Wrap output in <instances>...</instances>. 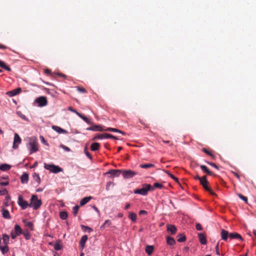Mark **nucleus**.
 <instances>
[{"mask_svg":"<svg viewBox=\"0 0 256 256\" xmlns=\"http://www.w3.org/2000/svg\"><path fill=\"white\" fill-rule=\"evenodd\" d=\"M152 186L150 184H144L142 186V188H136L134 190V193L139 194L142 196H146L149 190L151 189Z\"/></svg>","mask_w":256,"mask_h":256,"instance_id":"nucleus-2","label":"nucleus"},{"mask_svg":"<svg viewBox=\"0 0 256 256\" xmlns=\"http://www.w3.org/2000/svg\"><path fill=\"white\" fill-rule=\"evenodd\" d=\"M40 138H41V140H42V142L44 144H47L46 142L44 140V137H43V136H40Z\"/></svg>","mask_w":256,"mask_h":256,"instance_id":"nucleus-62","label":"nucleus"},{"mask_svg":"<svg viewBox=\"0 0 256 256\" xmlns=\"http://www.w3.org/2000/svg\"><path fill=\"white\" fill-rule=\"evenodd\" d=\"M0 250L3 254H5L9 250V248L8 245L4 244V246H0Z\"/></svg>","mask_w":256,"mask_h":256,"instance_id":"nucleus-23","label":"nucleus"},{"mask_svg":"<svg viewBox=\"0 0 256 256\" xmlns=\"http://www.w3.org/2000/svg\"><path fill=\"white\" fill-rule=\"evenodd\" d=\"M21 182L22 184H27L28 180V174L27 173H24L20 178Z\"/></svg>","mask_w":256,"mask_h":256,"instance_id":"nucleus-18","label":"nucleus"},{"mask_svg":"<svg viewBox=\"0 0 256 256\" xmlns=\"http://www.w3.org/2000/svg\"><path fill=\"white\" fill-rule=\"evenodd\" d=\"M61 147L64 150H66V151L67 152H70V148L64 145H62L61 146Z\"/></svg>","mask_w":256,"mask_h":256,"instance_id":"nucleus-57","label":"nucleus"},{"mask_svg":"<svg viewBox=\"0 0 256 256\" xmlns=\"http://www.w3.org/2000/svg\"><path fill=\"white\" fill-rule=\"evenodd\" d=\"M44 168L49 170L50 172L57 174L62 171V169L58 166L54 165L53 164H48L44 163Z\"/></svg>","mask_w":256,"mask_h":256,"instance_id":"nucleus-4","label":"nucleus"},{"mask_svg":"<svg viewBox=\"0 0 256 256\" xmlns=\"http://www.w3.org/2000/svg\"><path fill=\"white\" fill-rule=\"evenodd\" d=\"M238 196L242 200H243L246 204L248 203V198L240 194H238Z\"/></svg>","mask_w":256,"mask_h":256,"instance_id":"nucleus-43","label":"nucleus"},{"mask_svg":"<svg viewBox=\"0 0 256 256\" xmlns=\"http://www.w3.org/2000/svg\"><path fill=\"white\" fill-rule=\"evenodd\" d=\"M7 48L6 46L2 45V44H0V49H6Z\"/></svg>","mask_w":256,"mask_h":256,"instance_id":"nucleus-63","label":"nucleus"},{"mask_svg":"<svg viewBox=\"0 0 256 256\" xmlns=\"http://www.w3.org/2000/svg\"><path fill=\"white\" fill-rule=\"evenodd\" d=\"M136 174V172L132 170H122V175L125 178H132Z\"/></svg>","mask_w":256,"mask_h":256,"instance_id":"nucleus-9","label":"nucleus"},{"mask_svg":"<svg viewBox=\"0 0 256 256\" xmlns=\"http://www.w3.org/2000/svg\"><path fill=\"white\" fill-rule=\"evenodd\" d=\"M18 203L22 210H25L28 206H30V204L26 200H24L21 195L18 196Z\"/></svg>","mask_w":256,"mask_h":256,"instance_id":"nucleus-8","label":"nucleus"},{"mask_svg":"<svg viewBox=\"0 0 256 256\" xmlns=\"http://www.w3.org/2000/svg\"><path fill=\"white\" fill-rule=\"evenodd\" d=\"M196 229L198 230H202V225L199 223H198L196 224Z\"/></svg>","mask_w":256,"mask_h":256,"instance_id":"nucleus-51","label":"nucleus"},{"mask_svg":"<svg viewBox=\"0 0 256 256\" xmlns=\"http://www.w3.org/2000/svg\"><path fill=\"white\" fill-rule=\"evenodd\" d=\"M28 146L30 154L36 152L38 150V144L36 140L34 138H30V139Z\"/></svg>","mask_w":256,"mask_h":256,"instance_id":"nucleus-3","label":"nucleus"},{"mask_svg":"<svg viewBox=\"0 0 256 256\" xmlns=\"http://www.w3.org/2000/svg\"><path fill=\"white\" fill-rule=\"evenodd\" d=\"M24 235L26 240H29L30 238V234L28 233H24Z\"/></svg>","mask_w":256,"mask_h":256,"instance_id":"nucleus-58","label":"nucleus"},{"mask_svg":"<svg viewBox=\"0 0 256 256\" xmlns=\"http://www.w3.org/2000/svg\"><path fill=\"white\" fill-rule=\"evenodd\" d=\"M2 216L4 218H7V219H10V214L9 212L4 208L2 209Z\"/></svg>","mask_w":256,"mask_h":256,"instance_id":"nucleus-26","label":"nucleus"},{"mask_svg":"<svg viewBox=\"0 0 256 256\" xmlns=\"http://www.w3.org/2000/svg\"><path fill=\"white\" fill-rule=\"evenodd\" d=\"M9 184V182L8 180H6L5 182H0V185L1 186H8Z\"/></svg>","mask_w":256,"mask_h":256,"instance_id":"nucleus-53","label":"nucleus"},{"mask_svg":"<svg viewBox=\"0 0 256 256\" xmlns=\"http://www.w3.org/2000/svg\"><path fill=\"white\" fill-rule=\"evenodd\" d=\"M93 128H94V131L102 132L104 130V129L103 128V127L100 125L94 126Z\"/></svg>","mask_w":256,"mask_h":256,"instance_id":"nucleus-36","label":"nucleus"},{"mask_svg":"<svg viewBox=\"0 0 256 256\" xmlns=\"http://www.w3.org/2000/svg\"><path fill=\"white\" fill-rule=\"evenodd\" d=\"M202 178V177H200L198 175L196 176L195 177H194V179L195 180H199L200 181V180Z\"/></svg>","mask_w":256,"mask_h":256,"instance_id":"nucleus-64","label":"nucleus"},{"mask_svg":"<svg viewBox=\"0 0 256 256\" xmlns=\"http://www.w3.org/2000/svg\"><path fill=\"white\" fill-rule=\"evenodd\" d=\"M178 242H182L186 241V237L183 234H180L178 236Z\"/></svg>","mask_w":256,"mask_h":256,"instance_id":"nucleus-24","label":"nucleus"},{"mask_svg":"<svg viewBox=\"0 0 256 256\" xmlns=\"http://www.w3.org/2000/svg\"><path fill=\"white\" fill-rule=\"evenodd\" d=\"M79 210V206H76L73 208V214L74 216H76Z\"/></svg>","mask_w":256,"mask_h":256,"instance_id":"nucleus-44","label":"nucleus"},{"mask_svg":"<svg viewBox=\"0 0 256 256\" xmlns=\"http://www.w3.org/2000/svg\"><path fill=\"white\" fill-rule=\"evenodd\" d=\"M111 224L110 220H107L105 221L104 223L101 226V228H104L106 226H110Z\"/></svg>","mask_w":256,"mask_h":256,"instance_id":"nucleus-40","label":"nucleus"},{"mask_svg":"<svg viewBox=\"0 0 256 256\" xmlns=\"http://www.w3.org/2000/svg\"><path fill=\"white\" fill-rule=\"evenodd\" d=\"M154 247L152 246H147L146 248V252L149 256L151 255L153 252Z\"/></svg>","mask_w":256,"mask_h":256,"instance_id":"nucleus-27","label":"nucleus"},{"mask_svg":"<svg viewBox=\"0 0 256 256\" xmlns=\"http://www.w3.org/2000/svg\"><path fill=\"white\" fill-rule=\"evenodd\" d=\"M10 200V196H6L5 198V202H4V204L6 206H9V202Z\"/></svg>","mask_w":256,"mask_h":256,"instance_id":"nucleus-45","label":"nucleus"},{"mask_svg":"<svg viewBox=\"0 0 256 256\" xmlns=\"http://www.w3.org/2000/svg\"><path fill=\"white\" fill-rule=\"evenodd\" d=\"M82 228H84L88 229V232H90L92 230V228H89L88 226H84L82 225Z\"/></svg>","mask_w":256,"mask_h":256,"instance_id":"nucleus-61","label":"nucleus"},{"mask_svg":"<svg viewBox=\"0 0 256 256\" xmlns=\"http://www.w3.org/2000/svg\"><path fill=\"white\" fill-rule=\"evenodd\" d=\"M21 88H18L11 91L8 92H6V94H8L10 96H14L20 94L21 92Z\"/></svg>","mask_w":256,"mask_h":256,"instance_id":"nucleus-12","label":"nucleus"},{"mask_svg":"<svg viewBox=\"0 0 256 256\" xmlns=\"http://www.w3.org/2000/svg\"><path fill=\"white\" fill-rule=\"evenodd\" d=\"M106 174H110L113 177H118L120 174H122V170H111Z\"/></svg>","mask_w":256,"mask_h":256,"instance_id":"nucleus-11","label":"nucleus"},{"mask_svg":"<svg viewBox=\"0 0 256 256\" xmlns=\"http://www.w3.org/2000/svg\"><path fill=\"white\" fill-rule=\"evenodd\" d=\"M52 128L59 134H66L67 132L60 127L56 126H52Z\"/></svg>","mask_w":256,"mask_h":256,"instance_id":"nucleus-17","label":"nucleus"},{"mask_svg":"<svg viewBox=\"0 0 256 256\" xmlns=\"http://www.w3.org/2000/svg\"><path fill=\"white\" fill-rule=\"evenodd\" d=\"M202 151L203 152H204V153H206V154H207L208 155L210 156H211L212 158H215V156L214 154H212V152L208 151L207 149H206L205 148H203L202 149Z\"/></svg>","mask_w":256,"mask_h":256,"instance_id":"nucleus-39","label":"nucleus"},{"mask_svg":"<svg viewBox=\"0 0 256 256\" xmlns=\"http://www.w3.org/2000/svg\"><path fill=\"white\" fill-rule=\"evenodd\" d=\"M146 214H147V212L144 210H141L139 212L140 215Z\"/></svg>","mask_w":256,"mask_h":256,"instance_id":"nucleus-59","label":"nucleus"},{"mask_svg":"<svg viewBox=\"0 0 256 256\" xmlns=\"http://www.w3.org/2000/svg\"><path fill=\"white\" fill-rule=\"evenodd\" d=\"M114 184L112 182H108L106 183V190L108 191L110 190V187L111 186H114Z\"/></svg>","mask_w":256,"mask_h":256,"instance_id":"nucleus-48","label":"nucleus"},{"mask_svg":"<svg viewBox=\"0 0 256 256\" xmlns=\"http://www.w3.org/2000/svg\"><path fill=\"white\" fill-rule=\"evenodd\" d=\"M62 246L58 244H56L54 246V249L56 250H59L62 249Z\"/></svg>","mask_w":256,"mask_h":256,"instance_id":"nucleus-50","label":"nucleus"},{"mask_svg":"<svg viewBox=\"0 0 256 256\" xmlns=\"http://www.w3.org/2000/svg\"><path fill=\"white\" fill-rule=\"evenodd\" d=\"M32 176L33 178L36 180L38 182V184L40 183V180L38 174L36 173H34Z\"/></svg>","mask_w":256,"mask_h":256,"instance_id":"nucleus-42","label":"nucleus"},{"mask_svg":"<svg viewBox=\"0 0 256 256\" xmlns=\"http://www.w3.org/2000/svg\"><path fill=\"white\" fill-rule=\"evenodd\" d=\"M154 186L156 188H160V189H161L164 187V186L162 184L158 183V182H155L154 184Z\"/></svg>","mask_w":256,"mask_h":256,"instance_id":"nucleus-47","label":"nucleus"},{"mask_svg":"<svg viewBox=\"0 0 256 256\" xmlns=\"http://www.w3.org/2000/svg\"><path fill=\"white\" fill-rule=\"evenodd\" d=\"M200 182V184L208 192L212 195H216L215 193L208 186V182L206 180V176H202V178Z\"/></svg>","mask_w":256,"mask_h":256,"instance_id":"nucleus-5","label":"nucleus"},{"mask_svg":"<svg viewBox=\"0 0 256 256\" xmlns=\"http://www.w3.org/2000/svg\"><path fill=\"white\" fill-rule=\"evenodd\" d=\"M14 232L18 234V236H20L22 234V230L19 225L16 224L14 226Z\"/></svg>","mask_w":256,"mask_h":256,"instance_id":"nucleus-28","label":"nucleus"},{"mask_svg":"<svg viewBox=\"0 0 256 256\" xmlns=\"http://www.w3.org/2000/svg\"><path fill=\"white\" fill-rule=\"evenodd\" d=\"M22 142V140H21V138H20V136H19V135L16 133L14 134V142H13V148L14 149H16L18 148V146L19 145V144H20Z\"/></svg>","mask_w":256,"mask_h":256,"instance_id":"nucleus-10","label":"nucleus"},{"mask_svg":"<svg viewBox=\"0 0 256 256\" xmlns=\"http://www.w3.org/2000/svg\"><path fill=\"white\" fill-rule=\"evenodd\" d=\"M22 222L25 224L26 226L32 230L33 224L31 222L27 221L26 220H22Z\"/></svg>","mask_w":256,"mask_h":256,"instance_id":"nucleus-37","label":"nucleus"},{"mask_svg":"<svg viewBox=\"0 0 256 256\" xmlns=\"http://www.w3.org/2000/svg\"><path fill=\"white\" fill-rule=\"evenodd\" d=\"M229 238L230 239L236 238V239H240L241 240H242V238L241 236L236 232L230 233L229 234Z\"/></svg>","mask_w":256,"mask_h":256,"instance_id":"nucleus-16","label":"nucleus"},{"mask_svg":"<svg viewBox=\"0 0 256 256\" xmlns=\"http://www.w3.org/2000/svg\"><path fill=\"white\" fill-rule=\"evenodd\" d=\"M88 240V236L86 235L83 236L80 242V244L82 248L84 246L85 244Z\"/></svg>","mask_w":256,"mask_h":256,"instance_id":"nucleus-21","label":"nucleus"},{"mask_svg":"<svg viewBox=\"0 0 256 256\" xmlns=\"http://www.w3.org/2000/svg\"><path fill=\"white\" fill-rule=\"evenodd\" d=\"M207 163L208 164H209L210 165L212 166L213 167H214V168H216V169H218V166L217 165H216L214 163H213V162H207Z\"/></svg>","mask_w":256,"mask_h":256,"instance_id":"nucleus-55","label":"nucleus"},{"mask_svg":"<svg viewBox=\"0 0 256 256\" xmlns=\"http://www.w3.org/2000/svg\"><path fill=\"white\" fill-rule=\"evenodd\" d=\"M216 252L218 255H220V252L219 247H218V243L217 244L216 246Z\"/></svg>","mask_w":256,"mask_h":256,"instance_id":"nucleus-56","label":"nucleus"},{"mask_svg":"<svg viewBox=\"0 0 256 256\" xmlns=\"http://www.w3.org/2000/svg\"><path fill=\"white\" fill-rule=\"evenodd\" d=\"M68 110L73 112H74L76 113V114H77V113H79L76 110H74V109H73L72 107H69Z\"/></svg>","mask_w":256,"mask_h":256,"instance_id":"nucleus-60","label":"nucleus"},{"mask_svg":"<svg viewBox=\"0 0 256 256\" xmlns=\"http://www.w3.org/2000/svg\"><path fill=\"white\" fill-rule=\"evenodd\" d=\"M35 102L40 107L46 106L48 104V100L46 96H40L36 99Z\"/></svg>","mask_w":256,"mask_h":256,"instance_id":"nucleus-7","label":"nucleus"},{"mask_svg":"<svg viewBox=\"0 0 256 256\" xmlns=\"http://www.w3.org/2000/svg\"><path fill=\"white\" fill-rule=\"evenodd\" d=\"M128 218L132 222H136V220L137 216H136V214L135 213H134L133 212H130V214H129Z\"/></svg>","mask_w":256,"mask_h":256,"instance_id":"nucleus-32","label":"nucleus"},{"mask_svg":"<svg viewBox=\"0 0 256 256\" xmlns=\"http://www.w3.org/2000/svg\"><path fill=\"white\" fill-rule=\"evenodd\" d=\"M76 88H77L78 91L79 92H80L86 93L87 92L86 90L82 87L77 86Z\"/></svg>","mask_w":256,"mask_h":256,"instance_id":"nucleus-46","label":"nucleus"},{"mask_svg":"<svg viewBox=\"0 0 256 256\" xmlns=\"http://www.w3.org/2000/svg\"><path fill=\"white\" fill-rule=\"evenodd\" d=\"M167 244L169 245H174L176 242L174 238L170 236H168L166 238Z\"/></svg>","mask_w":256,"mask_h":256,"instance_id":"nucleus-34","label":"nucleus"},{"mask_svg":"<svg viewBox=\"0 0 256 256\" xmlns=\"http://www.w3.org/2000/svg\"><path fill=\"white\" fill-rule=\"evenodd\" d=\"M154 166V164H145L140 165V167L142 168H149Z\"/></svg>","mask_w":256,"mask_h":256,"instance_id":"nucleus-33","label":"nucleus"},{"mask_svg":"<svg viewBox=\"0 0 256 256\" xmlns=\"http://www.w3.org/2000/svg\"><path fill=\"white\" fill-rule=\"evenodd\" d=\"M0 67L6 70L7 71H11L10 66L7 65L4 62L0 60Z\"/></svg>","mask_w":256,"mask_h":256,"instance_id":"nucleus-20","label":"nucleus"},{"mask_svg":"<svg viewBox=\"0 0 256 256\" xmlns=\"http://www.w3.org/2000/svg\"><path fill=\"white\" fill-rule=\"evenodd\" d=\"M8 193V190L6 188H2V190H0V196H4Z\"/></svg>","mask_w":256,"mask_h":256,"instance_id":"nucleus-49","label":"nucleus"},{"mask_svg":"<svg viewBox=\"0 0 256 256\" xmlns=\"http://www.w3.org/2000/svg\"><path fill=\"white\" fill-rule=\"evenodd\" d=\"M200 168L204 172L208 174L210 176H212L214 174L213 172L210 171L206 166L204 165H200Z\"/></svg>","mask_w":256,"mask_h":256,"instance_id":"nucleus-22","label":"nucleus"},{"mask_svg":"<svg viewBox=\"0 0 256 256\" xmlns=\"http://www.w3.org/2000/svg\"><path fill=\"white\" fill-rule=\"evenodd\" d=\"M104 131H108V132H120V133H121L123 134H124V132L118 130V129H116V128H106V129H104Z\"/></svg>","mask_w":256,"mask_h":256,"instance_id":"nucleus-29","label":"nucleus"},{"mask_svg":"<svg viewBox=\"0 0 256 256\" xmlns=\"http://www.w3.org/2000/svg\"><path fill=\"white\" fill-rule=\"evenodd\" d=\"M18 236V234H17L16 232H11V234H10V236H11V238H12V239H14L15 238H16V237Z\"/></svg>","mask_w":256,"mask_h":256,"instance_id":"nucleus-54","label":"nucleus"},{"mask_svg":"<svg viewBox=\"0 0 256 256\" xmlns=\"http://www.w3.org/2000/svg\"><path fill=\"white\" fill-rule=\"evenodd\" d=\"M198 236L200 242L202 244H206V236L202 233H198Z\"/></svg>","mask_w":256,"mask_h":256,"instance_id":"nucleus-15","label":"nucleus"},{"mask_svg":"<svg viewBox=\"0 0 256 256\" xmlns=\"http://www.w3.org/2000/svg\"><path fill=\"white\" fill-rule=\"evenodd\" d=\"M84 152H85V154L86 155V156L90 159L92 160V156L91 154H90V153L86 150V148L85 149H84Z\"/></svg>","mask_w":256,"mask_h":256,"instance_id":"nucleus-52","label":"nucleus"},{"mask_svg":"<svg viewBox=\"0 0 256 256\" xmlns=\"http://www.w3.org/2000/svg\"><path fill=\"white\" fill-rule=\"evenodd\" d=\"M92 198V197L90 196L88 197H84L83 198H82L80 202V206H83L85 205L86 204H87L91 199Z\"/></svg>","mask_w":256,"mask_h":256,"instance_id":"nucleus-19","label":"nucleus"},{"mask_svg":"<svg viewBox=\"0 0 256 256\" xmlns=\"http://www.w3.org/2000/svg\"><path fill=\"white\" fill-rule=\"evenodd\" d=\"M100 144L98 142L92 143L90 146L91 150L92 151L98 150L100 148Z\"/></svg>","mask_w":256,"mask_h":256,"instance_id":"nucleus-25","label":"nucleus"},{"mask_svg":"<svg viewBox=\"0 0 256 256\" xmlns=\"http://www.w3.org/2000/svg\"><path fill=\"white\" fill-rule=\"evenodd\" d=\"M167 230L168 232L172 234H174L176 232V228L174 225L168 224L167 225Z\"/></svg>","mask_w":256,"mask_h":256,"instance_id":"nucleus-14","label":"nucleus"},{"mask_svg":"<svg viewBox=\"0 0 256 256\" xmlns=\"http://www.w3.org/2000/svg\"><path fill=\"white\" fill-rule=\"evenodd\" d=\"M2 239L3 243L4 244L8 245V242H9V240H10L9 236L6 234H4L2 235Z\"/></svg>","mask_w":256,"mask_h":256,"instance_id":"nucleus-31","label":"nucleus"},{"mask_svg":"<svg viewBox=\"0 0 256 256\" xmlns=\"http://www.w3.org/2000/svg\"><path fill=\"white\" fill-rule=\"evenodd\" d=\"M42 202L36 195H32L30 198V206L33 208L34 210L38 209L42 205Z\"/></svg>","mask_w":256,"mask_h":256,"instance_id":"nucleus-1","label":"nucleus"},{"mask_svg":"<svg viewBox=\"0 0 256 256\" xmlns=\"http://www.w3.org/2000/svg\"><path fill=\"white\" fill-rule=\"evenodd\" d=\"M111 138L112 139L118 140V138L110 134H97L96 136L93 138V140H94L96 139H104V138Z\"/></svg>","mask_w":256,"mask_h":256,"instance_id":"nucleus-6","label":"nucleus"},{"mask_svg":"<svg viewBox=\"0 0 256 256\" xmlns=\"http://www.w3.org/2000/svg\"><path fill=\"white\" fill-rule=\"evenodd\" d=\"M11 166L8 164H2L0 166V170L2 171H6L10 170Z\"/></svg>","mask_w":256,"mask_h":256,"instance_id":"nucleus-30","label":"nucleus"},{"mask_svg":"<svg viewBox=\"0 0 256 256\" xmlns=\"http://www.w3.org/2000/svg\"><path fill=\"white\" fill-rule=\"evenodd\" d=\"M68 213L65 211L60 212V216L61 219L64 220L68 218Z\"/></svg>","mask_w":256,"mask_h":256,"instance_id":"nucleus-35","label":"nucleus"},{"mask_svg":"<svg viewBox=\"0 0 256 256\" xmlns=\"http://www.w3.org/2000/svg\"><path fill=\"white\" fill-rule=\"evenodd\" d=\"M77 115L80 117L81 118H82L85 122H86L88 124H90V122L89 120L86 117L82 115V114L80 113H77Z\"/></svg>","mask_w":256,"mask_h":256,"instance_id":"nucleus-38","label":"nucleus"},{"mask_svg":"<svg viewBox=\"0 0 256 256\" xmlns=\"http://www.w3.org/2000/svg\"><path fill=\"white\" fill-rule=\"evenodd\" d=\"M166 172L168 174V176H170L171 178H172L176 182H178V178L174 176L172 174H170L169 172L166 171Z\"/></svg>","mask_w":256,"mask_h":256,"instance_id":"nucleus-41","label":"nucleus"},{"mask_svg":"<svg viewBox=\"0 0 256 256\" xmlns=\"http://www.w3.org/2000/svg\"><path fill=\"white\" fill-rule=\"evenodd\" d=\"M229 234H230L228 233V231L224 229H222L221 230V238L223 240H224L226 241L228 240V238L229 237Z\"/></svg>","mask_w":256,"mask_h":256,"instance_id":"nucleus-13","label":"nucleus"}]
</instances>
